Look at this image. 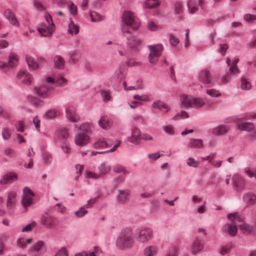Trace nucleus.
<instances>
[{
	"label": "nucleus",
	"instance_id": "46",
	"mask_svg": "<svg viewBox=\"0 0 256 256\" xmlns=\"http://www.w3.org/2000/svg\"><path fill=\"white\" fill-rule=\"evenodd\" d=\"M200 78L202 80H210L211 78L210 72L206 70H201L200 73Z\"/></svg>",
	"mask_w": 256,
	"mask_h": 256
},
{
	"label": "nucleus",
	"instance_id": "20",
	"mask_svg": "<svg viewBox=\"0 0 256 256\" xmlns=\"http://www.w3.org/2000/svg\"><path fill=\"white\" fill-rule=\"evenodd\" d=\"M4 17L8 20L9 22L13 26H18V22L14 14L10 10H6L4 13Z\"/></svg>",
	"mask_w": 256,
	"mask_h": 256
},
{
	"label": "nucleus",
	"instance_id": "13",
	"mask_svg": "<svg viewBox=\"0 0 256 256\" xmlns=\"http://www.w3.org/2000/svg\"><path fill=\"white\" fill-rule=\"evenodd\" d=\"M204 248V244L202 240L196 238L192 243L190 246V251L192 254L196 255L201 252Z\"/></svg>",
	"mask_w": 256,
	"mask_h": 256
},
{
	"label": "nucleus",
	"instance_id": "10",
	"mask_svg": "<svg viewBox=\"0 0 256 256\" xmlns=\"http://www.w3.org/2000/svg\"><path fill=\"white\" fill-rule=\"evenodd\" d=\"M23 198L22 204L24 208L26 210L28 207L30 206L32 203V196H34V192L28 188L26 187L23 190Z\"/></svg>",
	"mask_w": 256,
	"mask_h": 256
},
{
	"label": "nucleus",
	"instance_id": "63",
	"mask_svg": "<svg viewBox=\"0 0 256 256\" xmlns=\"http://www.w3.org/2000/svg\"><path fill=\"white\" fill-rule=\"evenodd\" d=\"M232 248V244H228L222 247V250H220V254L222 255H224L230 252L231 248Z\"/></svg>",
	"mask_w": 256,
	"mask_h": 256
},
{
	"label": "nucleus",
	"instance_id": "40",
	"mask_svg": "<svg viewBox=\"0 0 256 256\" xmlns=\"http://www.w3.org/2000/svg\"><path fill=\"white\" fill-rule=\"evenodd\" d=\"M144 4L147 8H154L158 7L160 3L158 0H146Z\"/></svg>",
	"mask_w": 256,
	"mask_h": 256
},
{
	"label": "nucleus",
	"instance_id": "38",
	"mask_svg": "<svg viewBox=\"0 0 256 256\" xmlns=\"http://www.w3.org/2000/svg\"><path fill=\"white\" fill-rule=\"evenodd\" d=\"M32 238H30L26 240H25L24 238H19L17 240L18 246L22 248H24L26 247V244H30L32 242Z\"/></svg>",
	"mask_w": 256,
	"mask_h": 256
},
{
	"label": "nucleus",
	"instance_id": "19",
	"mask_svg": "<svg viewBox=\"0 0 256 256\" xmlns=\"http://www.w3.org/2000/svg\"><path fill=\"white\" fill-rule=\"evenodd\" d=\"M158 252V248L154 245L148 246L143 250V254L145 256H156Z\"/></svg>",
	"mask_w": 256,
	"mask_h": 256
},
{
	"label": "nucleus",
	"instance_id": "50",
	"mask_svg": "<svg viewBox=\"0 0 256 256\" xmlns=\"http://www.w3.org/2000/svg\"><path fill=\"white\" fill-rule=\"evenodd\" d=\"M240 88L242 90H249L252 88V84L250 81H240Z\"/></svg>",
	"mask_w": 256,
	"mask_h": 256
},
{
	"label": "nucleus",
	"instance_id": "48",
	"mask_svg": "<svg viewBox=\"0 0 256 256\" xmlns=\"http://www.w3.org/2000/svg\"><path fill=\"white\" fill-rule=\"evenodd\" d=\"M90 16L91 18L92 21L94 22H99L102 20V16L95 12H90Z\"/></svg>",
	"mask_w": 256,
	"mask_h": 256
},
{
	"label": "nucleus",
	"instance_id": "39",
	"mask_svg": "<svg viewBox=\"0 0 256 256\" xmlns=\"http://www.w3.org/2000/svg\"><path fill=\"white\" fill-rule=\"evenodd\" d=\"M68 32L71 34H76L78 32V26L74 24L71 18L68 24Z\"/></svg>",
	"mask_w": 256,
	"mask_h": 256
},
{
	"label": "nucleus",
	"instance_id": "22",
	"mask_svg": "<svg viewBox=\"0 0 256 256\" xmlns=\"http://www.w3.org/2000/svg\"><path fill=\"white\" fill-rule=\"evenodd\" d=\"M229 130V128L226 125H220L212 129V134L215 136L226 134Z\"/></svg>",
	"mask_w": 256,
	"mask_h": 256
},
{
	"label": "nucleus",
	"instance_id": "45",
	"mask_svg": "<svg viewBox=\"0 0 256 256\" xmlns=\"http://www.w3.org/2000/svg\"><path fill=\"white\" fill-rule=\"evenodd\" d=\"M60 112L54 109L48 110L45 114L46 117L49 118H52L60 115Z\"/></svg>",
	"mask_w": 256,
	"mask_h": 256
},
{
	"label": "nucleus",
	"instance_id": "8",
	"mask_svg": "<svg viewBox=\"0 0 256 256\" xmlns=\"http://www.w3.org/2000/svg\"><path fill=\"white\" fill-rule=\"evenodd\" d=\"M232 184L235 190L241 191L246 188V180L240 174H234L232 178Z\"/></svg>",
	"mask_w": 256,
	"mask_h": 256
},
{
	"label": "nucleus",
	"instance_id": "42",
	"mask_svg": "<svg viewBox=\"0 0 256 256\" xmlns=\"http://www.w3.org/2000/svg\"><path fill=\"white\" fill-rule=\"evenodd\" d=\"M186 164L190 167L196 168L199 166L200 162L196 160L194 158L190 157L186 160Z\"/></svg>",
	"mask_w": 256,
	"mask_h": 256
},
{
	"label": "nucleus",
	"instance_id": "5",
	"mask_svg": "<svg viewBox=\"0 0 256 256\" xmlns=\"http://www.w3.org/2000/svg\"><path fill=\"white\" fill-rule=\"evenodd\" d=\"M47 250L46 244L43 240H39L36 242L28 250V253L32 256H41Z\"/></svg>",
	"mask_w": 256,
	"mask_h": 256
},
{
	"label": "nucleus",
	"instance_id": "43",
	"mask_svg": "<svg viewBox=\"0 0 256 256\" xmlns=\"http://www.w3.org/2000/svg\"><path fill=\"white\" fill-rule=\"evenodd\" d=\"M228 218L232 222L236 224V221H242V218H240L238 213H231L228 214Z\"/></svg>",
	"mask_w": 256,
	"mask_h": 256
},
{
	"label": "nucleus",
	"instance_id": "28",
	"mask_svg": "<svg viewBox=\"0 0 256 256\" xmlns=\"http://www.w3.org/2000/svg\"><path fill=\"white\" fill-rule=\"evenodd\" d=\"M152 106L154 108H158L164 112H166L170 110V107L167 104L161 101H157L153 102Z\"/></svg>",
	"mask_w": 256,
	"mask_h": 256
},
{
	"label": "nucleus",
	"instance_id": "18",
	"mask_svg": "<svg viewBox=\"0 0 256 256\" xmlns=\"http://www.w3.org/2000/svg\"><path fill=\"white\" fill-rule=\"evenodd\" d=\"M38 31L40 34L44 36H49L52 35L54 30V24L53 22L50 24V26L44 28H38Z\"/></svg>",
	"mask_w": 256,
	"mask_h": 256
},
{
	"label": "nucleus",
	"instance_id": "9",
	"mask_svg": "<svg viewBox=\"0 0 256 256\" xmlns=\"http://www.w3.org/2000/svg\"><path fill=\"white\" fill-rule=\"evenodd\" d=\"M42 224L47 228L53 229L59 224L58 220L52 216H43L41 218Z\"/></svg>",
	"mask_w": 256,
	"mask_h": 256
},
{
	"label": "nucleus",
	"instance_id": "6",
	"mask_svg": "<svg viewBox=\"0 0 256 256\" xmlns=\"http://www.w3.org/2000/svg\"><path fill=\"white\" fill-rule=\"evenodd\" d=\"M150 52L149 54V62L152 64H156L158 57L162 54L163 46L160 44L150 45L148 46Z\"/></svg>",
	"mask_w": 256,
	"mask_h": 256
},
{
	"label": "nucleus",
	"instance_id": "36",
	"mask_svg": "<svg viewBox=\"0 0 256 256\" xmlns=\"http://www.w3.org/2000/svg\"><path fill=\"white\" fill-rule=\"evenodd\" d=\"M18 79L24 78V80H30L32 78L31 74L25 70H21L18 71L16 74Z\"/></svg>",
	"mask_w": 256,
	"mask_h": 256
},
{
	"label": "nucleus",
	"instance_id": "15",
	"mask_svg": "<svg viewBox=\"0 0 256 256\" xmlns=\"http://www.w3.org/2000/svg\"><path fill=\"white\" fill-rule=\"evenodd\" d=\"M142 134L140 130L137 128H134L132 130L131 136L129 138V141L136 144L140 143Z\"/></svg>",
	"mask_w": 256,
	"mask_h": 256
},
{
	"label": "nucleus",
	"instance_id": "1",
	"mask_svg": "<svg viewBox=\"0 0 256 256\" xmlns=\"http://www.w3.org/2000/svg\"><path fill=\"white\" fill-rule=\"evenodd\" d=\"M132 231L130 228L122 230L118 236L116 245L120 250H128L132 248L134 245Z\"/></svg>",
	"mask_w": 256,
	"mask_h": 256
},
{
	"label": "nucleus",
	"instance_id": "35",
	"mask_svg": "<svg viewBox=\"0 0 256 256\" xmlns=\"http://www.w3.org/2000/svg\"><path fill=\"white\" fill-rule=\"evenodd\" d=\"M18 62V58L17 55L14 52H12L9 55V60L8 61V65L11 68L15 67Z\"/></svg>",
	"mask_w": 256,
	"mask_h": 256
},
{
	"label": "nucleus",
	"instance_id": "14",
	"mask_svg": "<svg viewBox=\"0 0 256 256\" xmlns=\"http://www.w3.org/2000/svg\"><path fill=\"white\" fill-rule=\"evenodd\" d=\"M89 140V136L84 133L78 134L74 138L75 144L80 146L86 145L88 143Z\"/></svg>",
	"mask_w": 256,
	"mask_h": 256
},
{
	"label": "nucleus",
	"instance_id": "26",
	"mask_svg": "<svg viewBox=\"0 0 256 256\" xmlns=\"http://www.w3.org/2000/svg\"><path fill=\"white\" fill-rule=\"evenodd\" d=\"M203 146V141L201 139L191 138L188 144V146L192 148H202Z\"/></svg>",
	"mask_w": 256,
	"mask_h": 256
},
{
	"label": "nucleus",
	"instance_id": "56",
	"mask_svg": "<svg viewBox=\"0 0 256 256\" xmlns=\"http://www.w3.org/2000/svg\"><path fill=\"white\" fill-rule=\"evenodd\" d=\"M101 96L104 102H107L110 100L111 96L110 92L108 90H102Z\"/></svg>",
	"mask_w": 256,
	"mask_h": 256
},
{
	"label": "nucleus",
	"instance_id": "59",
	"mask_svg": "<svg viewBox=\"0 0 256 256\" xmlns=\"http://www.w3.org/2000/svg\"><path fill=\"white\" fill-rule=\"evenodd\" d=\"M70 58L74 62H76L80 58V54L78 52L73 51L70 54Z\"/></svg>",
	"mask_w": 256,
	"mask_h": 256
},
{
	"label": "nucleus",
	"instance_id": "61",
	"mask_svg": "<svg viewBox=\"0 0 256 256\" xmlns=\"http://www.w3.org/2000/svg\"><path fill=\"white\" fill-rule=\"evenodd\" d=\"M206 94L212 97H218L221 95L220 93L215 89L207 90Z\"/></svg>",
	"mask_w": 256,
	"mask_h": 256
},
{
	"label": "nucleus",
	"instance_id": "64",
	"mask_svg": "<svg viewBox=\"0 0 256 256\" xmlns=\"http://www.w3.org/2000/svg\"><path fill=\"white\" fill-rule=\"evenodd\" d=\"M244 18L246 21L251 23L256 20V15L246 14L244 16Z\"/></svg>",
	"mask_w": 256,
	"mask_h": 256
},
{
	"label": "nucleus",
	"instance_id": "21",
	"mask_svg": "<svg viewBox=\"0 0 256 256\" xmlns=\"http://www.w3.org/2000/svg\"><path fill=\"white\" fill-rule=\"evenodd\" d=\"M119 194L118 196V200L121 203H126L129 200L130 190H119Z\"/></svg>",
	"mask_w": 256,
	"mask_h": 256
},
{
	"label": "nucleus",
	"instance_id": "33",
	"mask_svg": "<svg viewBox=\"0 0 256 256\" xmlns=\"http://www.w3.org/2000/svg\"><path fill=\"white\" fill-rule=\"evenodd\" d=\"M238 226L240 230L244 234H249L254 230L253 226L246 223L240 224Z\"/></svg>",
	"mask_w": 256,
	"mask_h": 256
},
{
	"label": "nucleus",
	"instance_id": "49",
	"mask_svg": "<svg viewBox=\"0 0 256 256\" xmlns=\"http://www.w3.org/2000/svg\"><path fill=\"white\" fill-rule=\"evenodd\" d=\"M244 173L250 178L255 177L256 178V170L250 168H246L244 169Z\"/></svg>",
	"mask_w": 256,
	"mask_h": 256
},
{
	"label": "nucleus",
	"instance_id": "58",
	"mask_svg": "<svg viewBox=\"0 0 256 256\" xmlns=\"http://www.w3.org/2000/svg\"><path fill=\"white\" fill-rule=\"evenodd\" d=\"M84 206L82 207L80 210L75 212V214L78 218H82L88 213V210H86Z\"/></svg>",
	"mask_w": 256,
	"mask_h": 256
},
{
	"label": "nucleus",
	"instance_id": "60",
	"mask_svg": "<svg viewBox=\"0 0 256 256\" xmlns=\"http://www.w3.org/2000/svg\"><path fill=\"white\" fill-rule=\"evenodd\" d=\"M164 131L168 134L172 135L174 134V129L172 126L166 125L164 126Z\"/></svg>",
	"mask_w": 256,
	"mask_h": 256
},
{
	"label": "nucleus",
	"instance_id": "17",
	"mask_svg": "<svg viewBox=\"0 0 256 256\" xmlns=\"http://www.w3.org/2000/svg\"><path fill=\"white\" fill-rule=\"evenodd\" d=\"M224 232L232 236H234L238 232L236 224H227L223 226Z\"/></svg>",
	"mask_w": 256,
	"mask_h": 256
},
{
	"label": "nucleus",
	"instance_id": "55",
	"mask_svg": "<svg viewBox=\"0 0 256 256\" xmlns=\"http://www.w3.org/2000/svg\"><path fill=\"white\" fill-rule=\"evenodd\" d=\"M86 177L89 178L98 179L100 178V174L98 173H96L87 170L86 172Z\"/></svg>",
	"mask_w": 256,
	"mask_h": 256
},
{
	"label": "nucleus",
	"instance_id": "2",
	"mask_svg": "<svg viewBox=\"0 0 256 256\" xmlns=\"http://www.w3.org/2000/svg\"><path fill=\"white\" fill-rule=\"evenodd\" d=\"M66 81H40L34 86L36 92L40 96L44 98L48 96L50 91L55 86H62Z\"/></svg>",
	"mask_w": 256,
	"mask_h": 256
},
{
	"label": "nucleus",
	"instance_id": "12",
	"mask_svg": "<svg viewBox=\"0 0 256 256\" xmlns=\"http://www.w3.org/2000/svg\"><path fill=\"white\" fill-rule=\"evenodd\" d=\"M18 180L17 174L13 172H9L4 175L0 180V184L5 185L10 184Z\"/></svg>",
	"mask_w": 256,
	"mask_h": 256
},
{
	"label": "nucleus",
	"instance_id": "47",
	"mask_svg": "<svg viewBox=\"0 0 256 256\" xmlns=\"http://www.w3.org/2000/svg\"><path fill=\"white\" fill-rule=\"evenodd\" d=\"M196 2L192 0H190L188 2V8L190 14H194L197 10V8L196 6Z\"/></svg>",
	"mask_w": 256,
	"mask_h": 256
},
{
	"label": "nucleus",
	"instance_id": "34",
	"mask_svg": "<svg viewBox=\"0 0 256 256\" xmlns=\"http://www.w3.org/2000/svg\"><path fill=\"white\" fill-rule=\"evenodd\" d=\"M205 104L204 102L199 98H192V106L190 107L200 108Z\"/></svg>",
	"mask_w": 256,
	"mask_h": 256
},
{
	"label": "nucleus",
	"instance_id": "25",
	"mask_svg": "<svg viewBox=\"0 0 256 256\" xmlns=\"http://www.w3.org/2000/svg\"><path fill=\"white\" fill-rule=\"evenodd\" d=\"M192 98L186 94H182L180 98V104L182 106L187 108L192 106Z\"/></svg>",
	"mask_w": 256,
	"mask_h": 256
},
{
	"label": "nucleus",
	"instance_id": "62",
	"mask_svg": "<svg viewBox=\"0 0 256 256\" xmlns=\"http://www.w3.org/2000/svg\"><path fill=\"white\" fill-rule=\"evenodd\" d=\"M179 39L172 34L170 36V43L173 46H177L179 44Z\"/></svg>",
	"mask_w": 256,
	"mask_h": 256
},
{
	"label": "nucleus",
	"instance_id": "24",
	"mask_svg": "<svg viewBox=\"0 0 256 256\" xmlns=\"http://www.w3.org/2000/svg\"><path fill=\"white\" fill-rule=\"evenodd\" d=\"M16 192L14 191L10 192L8 194L6 206L10 208L14 206L16 202Z\"/></svg>",
	"mask_w": 256,
	"mask_h": 256
},
{
	"label": "nucleus",
	"instance_id": "11",
	"mask_svg": "<svg viewBox=\"0 0 256 256\" xmlns=\"http://www.w3.org/2000/svg\"><path fill=\"white\" fill-rule=\"evenodd\" d=\"M66 117L70 122H76L79 121L80 118L76 112L74 107L72 106H68L66 110Z\"/></svg>",
	"mask_w": 256,
	"mask_h": 256
},
{
	"label": "nucleus",
	"instance_id": "3",
	"mask_svg": "<svg viewBox=\"0 0 256 256\" xmlns=\"http://www.w3.org/2000/svg\"><path fill=\"white\" fill-rule=\"evenodd\" d=\"M122 20L124 24L132 28L133 30H137L140 26V22L130 11L124 12L122 16Z\"/></svg>",
	"mask_w": 256,
	"mask_h": 256
},
{
	"label": "nucleus",
	"instance_id": "52",
	"mask_svg": "<svg viewBox=\"0 0 256 256\" xmlns=\"http://www.w3.org/2000/svg\"><path fill=\"white\" fill-rule=\"evenodd\" d=\"M68 6L70 14L74 16L76 15L77 14V6L70 2L68 3Z\"/></svg>",
	"mask_w": 256,
	"mask_h": 256
},
{
	"label": "nucleus",
	"instance_id": "30",
	"mask_svg": "<svg viewBox=\"0 0 256 256\" xmlns=\"http://www.w3.org/2000/svg\"><path fill=\"white\" fill-rule=\"evenodd\" d=\"M54 61L56 68L58 69L64 68L65 62L62 56L60 55L56 56L54 57Z\"/></svg>",
	"mask_w": 256,
	"mask_h": 256
},
{
	"label": "nucleus",
	"instance_id": "4",
	"mask_svg": "<svg viewBox=\"0 0 256 256\" xmlns=\"http://www.w3.org/2000/svg\"><path fill=\"white\" fill-rule=\"evenodd\" d=\"M153 238V230L150 228H142L138 230L136 238L142 244H145L152 240Z\"/></svg>",
	"mask_w": 256,
	"mask_h": 256
},
{
	"label": "nucleus",
	"instance_id": "44",
	"mask_svg": "<svg viewBox=\"0 0 256 256\" xmlns=\"http://www.w3.org/2000/svg\"><path fill=\"white\" fill-rule=\"evenodd\" d=\"M188 117V114L186 112L182 110L174 116L172 119L174 120H178L180 119L186 118Z\"/></svg>",
	"mask_w": 256,
	"mask_h": 256
},
{
	"label": "nucleus",
	"instance_id": "23",
	"mask_svg": "<svg viewBox=\"0 0 256 256\" xmlns=\"http://www.w3.org/2000/svg\"><path fill=\"white\" fill-rule=\"evenodd\" d=\"M244 201L250 205H253L256 203V194L252 192L245 194L243 196Z\"/></svg>",
	"mask_w": 256,
	"mask_h": 256
},
{
	"label": "nucleus",
	"instance_id": "7",
	"mask_svg": "<svg viewBox=\"0 0 256 256\" xmlns=\"http://www.w3.org/2000/svg\"><path fill=\"white\" fill-rule=\"evenodd\" d=\"M126 46L128 50L134 54L138 53L140 49V44L142 40L134 36L127 38Z\"/></svg>",
	"mask_w": 256,
	"mask_h": 256
},
{
	"label": "nucleus",
	"instance_id": "27",
	"mask_svg": "<svg viewBox=\"0 0 256 256\" xmlns=\"http://www.w3.org/2000/svg\"><path fill=\"white\" fill-rule=\"evenodd\" d=\"M26 60L30 70H34L38 68L39 65L38 63L32 57L26 56Z\"/></svg>",
	"mask_w": 256,
	"mask_h": 256
},
{
	"label": "nucleus",
	"instance_id": "29",
	"mask_svg": "<svg viewBox=\"0 0 256 256\" xmlns=\"http://www.w3.org/2000/svg\"><path fill=\"white\" fill-rule=\"evenodd\" d=\"M110 170L111 166L104 162L102 163L98 166V174L100 177L108 174Z\"/></svg>",
	"mask_w": 256,
	"mask_h": 256
},
{
	"label": "nucleus",
	"instance_id": "51",
	"mask_svg": "<svg viewBox=\"0 0 256 256\" xmlns=\"http://www.w3.org/2000/svg\"><path fill=\"white\" fill-rule=\"evenodd\" d=\"M179 248L177 246H174L170 248L166 256H177Z\"/></svg>",
	"mask_w": 256,
	"mask_h": 256
},
{
	"label": "nucleus",
	"instance_id": "16",
	"mask_svg": "<svg viewBox=\"0 0 256 256\" xmlns=\"http://www.w3.org/2000/svg\"><path fill=\"white\" fill-rule=\"evenodd\" d=\"M112 146V141L110 140H105L100 138L94 144V147L96 148H108Z\"/></svg>",
	"mask_w": 256,
	"mask_h": 256
},
{
	"label": "nucleus",
	"instance_id": "31",
	"mask_svg": "<svg viewBox=\"0 0 256 256\" xmlns=\"http://www.w3.org/2000/svg\"><path fill=\"white\" fill-rule=\"evenodd\" d=\"M254 124L248 122H242L237 124V128L242 130H246L250 132L254 129Z\"/></svg>",
	"mask_w": 256,
	"mask_h": 256
},
{
	"label": "nucleus",
	"instance_id": "37",
	"mask_svg": "<svg viewBox=\"0 0 256 256\" xmlns=\"http://www.w3.org/2000/svg\"><path fill=\"white\" fill-rule=\"evenodd\" d=\"M56 134L58 138L66 140L68 137L69 134L68 130L66 128H61L56 132Z\"/></svg>",
	"mask_w": 256,
	"mask_h": 256
},
{
	"label": "nucleus",
	"instance_id": "41",
	"mask_svg": "<svg viewBox=\"0 0 256 256\" xmlns=\"http://www.w3.org/2000/svg\"><path fill=\"white\" fill-rule=\"evenodd\" d=\"M12 135V130L8 127H4L2 130V136L4 140H8Z\"/></svg>",
	"mask_w": 256,
	"mask_h": 256
},
{
	"label": "nucleus",
	"instance_id": "57",
	"mask_svg": "<svg viewBox=\"0 0 256 256\" xmlns=\"http://www.w3.org/2000/svg\"><path fill=\"white\" fill-rule=\"evenodd\" d=\"M126 65L128 66H138L140 65V62L136 61L134 59L128 58L126 62Z\"/></svg>",
	"mask_w": 256,
	"mask_h": 256
},
{
	"label": "nucleus",
	"instance_id": "54",
	"mask_svg": "<svg viewBox=\"0 0 256 256\" xmlns=\"http://www.w3.org/2000/svg\"><path fill=\"white\" fill-rule=\"evenodd\" d=\"M123 86H124V88L126 90H138L141 88L142 84L140 82L139 84H137L136 86H130L128 87H127L125 81L123 82Z\"/></svg>",
	"mask_w": 256,
	"mask_h": 256
},
{
	"label": "nucleus",
	"instance_id": "32",
	"mask_svg": "<svg viewBox=\"0 0 256 256\" xmlns=\"http://www.w3.org/2000/svg\"><path fill=\"white\" fill-rule=\"evenodd\" d=\"M99 126L103 129H106L110 127L111 124L108 118L106 116H102L98 121Z\"/></svg>",
	"mask_w": 256,
	"mask_h": 256
},
{
	"label": "nucleus",
	"instance_id": "53",
	"mask_svg": "<svg viewBox=\"0 0 256 256\" xmlns=\"http://www.w3.org/2000/svg\"><path fill=\"white\" fill-rule=\"evenodd\" d=\"M114 171L116 173L122 172L124 174H128L126 172V168L122 165L117 164L114 168Z\"/></svg>",
	"mask_w": 256,
	"mask_h": 256
}]
</instances>
